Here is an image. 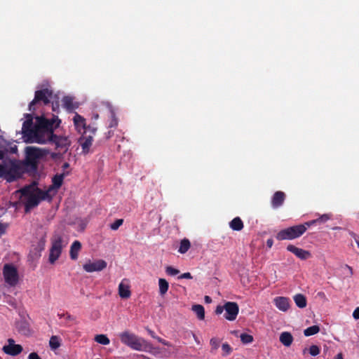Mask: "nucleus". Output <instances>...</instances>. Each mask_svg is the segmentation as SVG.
<instances>
[{
	"label": "nucleus",
	"mask_w": 359,
	"mask_h": 359,
	"mask_svg": "<svg viewBox=\"0 0 359 359\" xmlns=\"http://www.w3.org/2000/svg\"><path fill=\"white\" fill-rule=\"evenodd\" d=\"M191 310L196 314L198 318L201 320L205 318V309L201 304H194L192 306Z\"/></svg>",
	"instance_id": "nucleus-24"
},
{
	"label": "nucleus",
	"mask_w": 359,
	"mask_h": 359,
	"mask_svg": "<svg viewBox=\"0 0 359 359\" xmlns=\"http://www.w3.org/2000/svg\"><path fill=\"white\" fill-rule=\"evenodd\" d=\"M65 153H63L61 151H57V152H53L51 153L50 154V156L53 159H57V158H60L62 157V156L65 154Z\"/></svg>",
	"instance_id": "nucleus-39"
},
{
	"label": "nucleus",
	"mask_w": 359,
	"mask_h": 359,
	"mask_svg": "<svg viewBox=\"0 0 359 359\" xmlns=\"http://www.w3.org/2000/svg\"><path fill=\"white\" fill-rule=\"evenodd\" d=\"M83 267L88 273L100 271L107 267V262L104 260L99 259L93 262L86 263Z\"/></svg>",
	"instance_id": "nucleus-12"
},
{
	"label": "nucleus",
	"mask_w": 359,
	"mask_h": 359,
	"mask_svg": "<svg viewBox=\"0 0 359 359\" xmlns=\"http://www.w3.org/2000/svg\"><path fill=\"white\" fill-rule=\"evenodd\" d=\"M97 129L95 127L90 126H86V134L89 133L93 137L95 134Z\"/></svg>",
	"instance_id": "nucleus-40"
},
{
	"label": "nucleus",
	"mask_w": 359,
	"mask_h": 359,
	"mask_svg": "<svg viewBox=\"0 0 359 359\" xmlns=\"http://www.w3.org/2000/svg\"><path fill=\"white\" fill-rule=\"evenodd\" d=\"M193 277L189 272L184 273L178 277L179 279H182V278L191 279Z\"/></svg>",
	"instance_id": "nucleus-41"
},
{
	"label": "nucleus",
	"mask_w": 359,
	"mask_h": 359,
	"mask_svg": "<svg viewBox=\"0 0 359 359\" xmlns=\"http://www.w3.org/2000/svg\"><path fill=\"white\" fill-rule=\"evenodd\" d=\"M159 293L161 295H164L168 290V282L164 278H159L158 280Z\"/></svg>",
	"instance_id": "nucleus-27"
},
{
	"label": "nucleus",
	"mask_w": 359,
	"mask_h": 359,
	"mask_svg": "<svg viewBox=\"0 0 359 359\" xmlns=\"http://www.w3.org/2000/svg\"><path fill=\"white\" fill-rule=\"evenodd\" d=\"M353 317L355 319H359V307L356 308L353 313Z\"/></svg>",
	"instance_id": "nucleus-43"
},
{
	"label": "nucleus",
	"mask_w": 359,
	"mask_h": 359,
	"mask_svg": "<svg viewBox=\"0 0 359 359\" xmlns=\"http://www.w3.org/2000/svg\"><path fill=\"white\" fill-rule=\"evenodd\" d=\"M6 226L2 223H0V236L5 233Z\"/></svg>",
	"instance_id": "nucleus-44"
},
{
	"label": "nucleus",
	"mask_w": 359,
	"mask_h": 359,
	"mask_svg": "<svg viewBox=\"0 0 359 359\" xmlns=\"http://www.w3.org/2000/svg\"><path fill=\"white\" fill-rule=\"evenodd\" d=\"M65 176V173L57 174L53 176V177L52 178V184L46 191H48V195H50V193L53 191H55V193L57 191V190L62 185Z\"/></svg>",
	"instance_id": "nucleus-15"
},
{
	"label": "nucleus",
	"mask_w": 359,
	"mask_h": 359,
	"mask_svg": "<svg viewBox=\"0 0 359 359\" xmlns=\"http://www.w3.org/2000/svg\"><path fill=\"white\" fill-rule=\"evenodd\" d=\"M13 151L17 150V147H15V148L13 149Z\"/></svg>",
	"instance_id": "nucleus-55"
},
{
	"label": "nucleus",
	"mask_w": 359,
	"mask_h": 359,
	"mask_svg": "<svg viewBox=\"0 0 359 359\" xmlns=\"http://www.w3.org/2000/svg\"><path fill=\"white\" fill-rule=\"evenodd\" d=\"M69 167V164L68 163H65L62 165V168H63V170H65V169L68 168Z\"/></svg>",
	"instance_id": "nucleus-51"
},
{
	"label": "nucleus",
	"mask_w": 359,
	"mask_h": 359,
	"mask_svg": "<svg viewBox=\"0 0 359 359\" xmlns=\"http://www.w3.org/2000/svg\"><path fill=\"white\" fill-rule=\"evenodd\" d=\"M74 124L76 130L79 133H86V119L81 115L76 114L73 118Z\"/></svg>",
	"instance_id": "nucleus-17"
},
{
	"label": "nucleus",
	"mask_w": 359,
	"mask_h": 359,
	"mask_svg": "<svg viewBox=\"0 0 359 359\" xmlns=\"http://www.w3.org/2000/svg\"><path fill=\"white\" fill-rule=\"evenodd\" d=\"M123 219H117L114 223L111 224L110 228L111 230L116 231L123 224Z\"/></svg>",
	"instance_id": "nucleus-35"
},
{
	"label": "nucleus",
	"mask_w": 359,
	"mask_h": 359,
	"mask_svg": "<svg viewBox=\"0 0 359 359\" xmlns=\"http://www.w3.org/2000/svg\"><path fill=\"white\" fill-rule=\"evenodd\" d=\"M241 341L243 344H250L253 341V337L250 334H248L247 333H242L240 335Z\"/></svg>",
	"instance_id": "nucleus-33"
},
{
	"label": "nucleus",
	"mask_w": 359,
	"mask_h": 359,
	"mask_svg": "<svg viewBox=\"0 0 359 359\" xmlns=\"http://www.w3.org/2000/svg\"><path fill=\"white\" fill-rule=\"evenodd\" d=\"M20 193V200L25 205V212L37 206L41 201L52 198L48 195V191H45L38 188L36 182L25 186L18 191Z\"/></svg>",
	"instance_id": "nucleus-2"
},
{
	"label": "nucleus",
	"mask_w": 359,
	"mask_h": 359,
	"mask_svg": "<svg viewBox=\"0 0 359 359\" xmlns=\"http://www.w3.org/2000/svg\"><path fill=\"white\" fill-rule=\"evenodd\" d=\"M191 247V243L189 239L184 238L181 241L178 252L181 254L186 253Z\"/></svg>",
	"instance_id": "nucleus-26"
},
{
	"label": "nucleus",
	"mask_w": 359,
	"mask_h": 359,
	"mask_svg": "<svg viewBox=\"0 0 359 359\" xmlns=\"http://www.w3.org/2000/svg\"><path fill=\"white\" fill-rule=\"evenodd\" d=\"M307 351H309V353L312 356H316L320 353V349L318 346L312 345L310 346V348L309 349L305 348L303 351V353L305 354Z\"/></svg>",
	"instance_id": "nucleus-31"
},
{
	"label": "nucleus",
	"mask_w": 359,
	"mask_h": 359,
	"mask_svg": "<svg viewBox=\"0 0 359 359\" xmlns=\"http://www.w3.org/2000/svg\"><path fill=\"white\" fill-rule=\"evenodd\" d=\"M81 249V243L79 241L73 242L70 247L69 255L70 257L73 260H76L78 258L79 252Z\"/></svg>",
	"instance_id": "nucleus-19"
},
{
	"label": "nucleus",
	"mask_w": 359,
	"mask_h": 359,
	"mask_svg": "<svg viewBox=\"0 0 359 359\" xmlns=\"http://www.w3.org/2000/svg\"><path fill=\"white\" fill-rule=\"evenodd\" d=\"M62 248L63 245L62 236L58 234L54 235L52 238V245L50 249L48 259L50 264H54L55 261L60 257Z\"/></svg>",
	"instance_id": "nucleus-9"
},
{
	"label": "nucleus",
	"mask_w": 359,
	"mask_h": 359,
	"mask_svg": "<svg viewBox=\"0 0 359 359\" xmlns=\"http://www.w3.org/2000/svg\"><path fill=\"white\" fill-rule=\"evenodd\" d=\"M276 306L282 311H287L290 307V299L284 297H277L273 299Z\"/></svg>",
	"instance_id": "nucleus-18"
},
{
	"label": "nucleus",
	"mask_w": 359,
	"mask_h": 359,
	"mask_svg": "<svg viewBox=\"0 0 359 359\" xmlns=\"http://www.w3.org/2000/svg\"><path fill=\"white\" fill-rule=\"evenodd\" d=\"M165 272L168 275L170 276H176L180 273V271L177 269L173 268L171 266H168L165 268Z\"/></svg>",
	"instance_id": "nucleus-36"
},
{
	"label": "nucleus",
	"mask_w": 359,
	"mask_h": 359,
	"mask_svg": "<svg viewBox=\"0 0 359 359\" xmlns=\"http://www.w3.org/2000/svg\"><path fill=\"white\" fill-rule=\"evenodd\" d=\"M294 301L300 309L305 308L306 306L307 301L306 298L304 295L302 294H297L294 296Z\"/></svg>",
	"instance_id": "nucleus-23"
},
{
	"label": "nucleus",
	"mask_w": 359,
	"mask_h": 359,
	"mask_svg": "<svg viewBox=\"0 0 359 359\" xmlns=\"http://www.w3.org/2000/svg\"><path fill=\"white\" fill-rule=\"evenodd\" d=\"M219 344L220 341L218 339L215 337L212 338L210 341V344L212 347L211 351H216L219 348Z\"/></svg>",
	"instance_id": "nucleus-34"
},
{
	"label": "nucleus",
	"mask_w": 359,
	"mask_h": 359,
	"mask_svg": "<svg viewBox=\"0 0 359 359\" xmlns=\"http://www.w3.org/2000/svg\"><path fill=\"white\" fill-rule=\"evenodd\" d=\"M280 341L285 346H290L293 341V337L290 332H283L280 335Z\"/></svg>",
	"instance_id": "nucleus-20"
},
{
	"label": "nucleus",
	"mask_w": 359,
	"mask_h": 359,
	"mask_svg": "<svg viewBox=\"0 0 359 359\" xmlns=\"http://www.w3.org/2000/svg\"><path fill=\"white\" fill-rule=\"evenodd\" d=\"M93 137L91 135L83 134L79 138V142L82 148V153L87 154L90 151V147L92 145Z\"/></svg>",
	"instance_id": "nucleus-14"
},
{
	"label": "nucleus",
	"mask_w": 359,
	"mask_h": 359,
	"mask_svg": "<svg viewBox=\"0 0 359 359\" xmlns=\"http://www.w3.org/2000/svg\"><path fill=\"white\" fill-rule=\"evenodd\" d=\"M319 331H320L319 326L313 325V326L309 327L306 329H305L304 330V334L306 337H309V336H312V335H314V334L318 333Z\"/></svg>",
	"instance_id": "nucleus-28"
},
{
	"label": "nucleus",
	"mask_w": 359,
	"mask_h": 359,
	"mask_svg": "<svg viewBox=\"0 0 359 359\" xmlns=\"http://www.w3.org/2000/svg\"><path fill=\"white\" fill-rule=\"evenodd\" d=\"M287 250L293 253L296 257L302 260H306L311 257V254L309 250L297 248L292 244L287 246Z\"/></svg>",
	"instance_id": "nucleus-13"
},
{
	"label": "nucleus",
	"mask_w": 359,
	"mask_h": 359,
	"mask_svg": "<svg viewBox=\"0 0 359 359\" xmlns=\"http://www.w3.org/2000/svg\"><path fill=\"white\" fill-rule=\"evenodd\" d=\"M28 359H41V358L39 357V355L36 353L32 352L29 355Z\"/></svg>",
	"instance_id": "nucleus-42"
},
{
	"label": "nucleus",
	"mask_w": 359,
	"mask_h": 359,
	"mask_svg": "<svg viewBox=\"0 0 359 359\" xmlns=\"http://www.w3.org/2000/svg\"><path fill=\"white\" fill-rule=\"evenodd\" d=\"M345 267L348 269V271L349 273V276H351L353 273L352 267L347 264L345 265Z\"/></svg>",
	"instance_id": "nucleus-47"
},
{
	"label": "nucleus",
	"mask_w": 359,
	"mask_h": 359,
	"mask_svg": "<svg viewBox=\"0 0 359 359\" xmlns=\"http://www.w3.org/2000/svg\"><path fill=\"white\" fill-rule=\"evenodd\" d=\"M286 195L283 191H276L271 198V206L274 209H277L283 205L285 200Z\"/></svg>",
	"instance_id": "nucleus-16"
},
{
	"label": "nucleus",
	"mask_w": 359,
	"mask_h": 359,
	"mask_svg": "<svg viewBox=\"0 0 359 359\" xmlns=\"http://www.w3.org/2000/svg\"><path fill=\"white\" fill-rule=\"evenodd\" d=\"M222 348L225 355H229L232 351L231 347L226 343L222 344Z\"/></svg>",
	"instance_id": "nucleus-37"
},
{
	"label": "nucleus",
	"mask_w": 359,
	"mask_h": 359,
	"mask_svg": "<svg viewBox=\"0 0 359 359\" xmlns=\"http://www.w3.org/2000/svg\"><path fill=\"white\" fill-rule=\"evenodd\" d=\"M229 226L232 230L239 231L243 229L244 225L241 219L236 217L229 222Z\"/></svg>",
	"instance_id": "nucleus-22"
},
{
	"label": "nucleus",
	"mask_w": 359,
	"mask_h": 359,
	"mask_svg": "<svg viewBox=\"0 0 359 359\" xmlns=\"http://www.w3.org/2000/svg\"><path fill=\"white\" fill-rule=\"evenodd\" d=\"M95 341L102 345H108L110 343L109 339L105 334H97L95 337Z\"/></svg>",
	"instance_id": "nucleus-30"
},
{
	"label": "nucleus",
	"mask_w": 359,
	"mask_h": 359,
	"mask_svg": "<svg viewBox=\"0 0 359 359\" xmlns=\"http://www.w3.org/2000/svg\"><path fill=\"white\" fill-rule=\"evenodd\" d=\"M60 122L57 116L51 118L41 116L35 118L34 124L32 115L26 114V120L22 127L24 141L27 143L50 144L55 147V150L66 153L71 146V140L67 136L54 134Z\"/></svg>",
	"instance_id": "nucleus-1"
},
{
	"label": "nucleus",
	"mask_w": 359,
	"mask_h": 359,
	"mask_svg": "<svg viewBox=\"0 0 359 359\" xmlns=\"http://www.w3.org/2000/svg\"><path fill=\"white\" fill-rule=\"evenodd\" d=\"M204 299L206 303H210L212 302V299L209 296H205Z\"/></svg>",
	"instance_id": "nucleus-48"
},
{
	"label": "nucleus",
	"mask_w": 359,
	"mask_h": 359,
	"mask_svg": "<svg viewBox=\"0 0 359 359\" xmlns=\"http://www.w3.org/2000/svg\"><path fill=\"white\" fill-rule=\"evenodd\" d=\"M6 161L4 162V164H0V177H4L6 178Z\"/></svg>",
	"instance_id": "nucleus-38"
},
{
	"label": "nucleus",
	"mask_w": 359,
	"mask_h": 359,
	"mask_svg": "<svg viewBox=\"0 0 359 359\" xmlns=\"http://www.w3.org/2000/svg\"><path fill=\"white\" fill-rule=\"evenodd\" d=\"M191 334H192V336H193V337H194V339L195 341H196V343L199 344V343H200V341H199V340H198V339L197 336H196L194 333H193L192 332H191Z\"/></svg>",
	"instance_id": "nucleus-49"
},
{
	"label": "nucleus",
	"mask_w": 359,
	"mask_h": 359,
	"mask_svg": "<svg viewBox=\"0 0 359 359\" xmlns=\"http://www.w3.org/2000/svg\"><path fill=\"white\" fill-rule=\"evenodd\" d=\"M334 359H344V358H343L342 354L340 353L337 355V356L334 358Z\"/></svg>",
	"instance_id": "nucleus-52"
},
{
	"label": "nucleus",
	"mask_w": 359,
	"mask_h": 359,
	"mask_svg": "<svg viewBox=\"0 0 359 359\" xmlns=\"http://www.w3.org/2000/svg\"><path fill=\"white\" fill-rule=\"evenodd\" d=\"M0 359H2V358L0 357Z\"/></svg>",
	"instance_id": "nucleus-56"
},
{
	"label": "nucleus",
	"mask_w": 359,
	"mask_h": 359,
	"mask_svg": "<svg viewBox=\"0 0 359 359\" xmlns=\"http://www.w3.org/2000/svg\"><path fill=\"white\" fill-rule=\"evenodd\" d=\"M119 338L122 344L133 350L141 351L147 347L146 340L129 331H124L120 333Z\"/></svg>",
	"instance_id": "nucleus-3"
},
{
	"label": "nucleus",
	"mask_w": 359,
	"mask_h": 359,
	"mask_svg": "<svg viewBox=\"0 0 359 359\" xmlns=\"http://www.w3.org/2000/svg\"><path fill=\"white\" fill-rule=\"evenodd\" d=\"M355 241H356V243L358 245V247L359 248V238H355Z\"/></svg>",
	"instance_id": "nucleus-53"
},
{
	"label": "nucleus",
	"mask_w": 359,
	"mask_h": 359,
	"mask_svg": "<svg viewBox=\"0 0 359 359\" xmlns=\"http://www.w3.org/2000/svg\"><path fill=\"white\" fill-rule=\"evenodd\" d=\"M225 310L224 318L230 321L234 320L238 313L239 307L237 303L227 302L224 306H217L215 309V313L219 315Z\"/></svg>",
	"instance_id": "nucleus-7"
},
{
	"label": "nucleus",
	"mask_w": 359,
	"mask_h": 359,
	"mask_svg": "<svg viewBox=\"0 0 359 359\" xmlns=\"http://www.w3.org/2000/svg\"><path fill=\"white\" fill-rule=\"evenodd\" d=\"M28 169L22 162L15 160H9L6 163V180L13 182L20 178Z\"/></svg>",
	"instance_id": "nucleus-5"
},
{
	"label": "nucleus",
	"mask_w": 359,
	"mask_h": 359,
	"mask_svg": "<svg viewBox=\"0 0 359 359\" xmlns=\"http://www.w3.org/2000/svg\"><path fill=\"white\" fill-rule=\"evenodd\" d=\"M49 345L53 349L59 348L60 346L59 338L57 336H52L49 341Z\"/></svg>",
	"instance_id": "nucleus-32"
},
{
	"label": "nucleus",
	"mask_w": 359,
	"mask_h": 359,
	"mask_svg": "<svg viewBox=\"0 0 359 359\" xmlns=\"http://www.w3.org/2000/svg\"><path fill=\"white\" fill-rule=\"evenodd\" d=\"M25 160L22 162L28 170L36 171L40 158L44 155V151L34 147H27L25 149Z\"/></svg>",
	"instance_id": "nucleus-4"
},
{
	"label": "nucleus",
	"mask_w": 359,
	"mask_h": 359,
	"mask_svg": "<svg viewBox=\"0 0 359 359\" xmlns=\"http://www.w3.org/2000/svg\"><path fill=\"white\" fill-rule=\"evenodd\" d=\"M158 341L159 342H161V344H163V345H165V346H170V345L168 341H165V340H164V339H161L160 337H158Z\"/></svg>",
	"instance_id": "nucleus-45"
},
{
	"label": "nucleus",
	"mask_w": 359,
	"mask_h": 359,
	"mask_svg": "<svg viewBox=\"0 0 359 359\" xmlns=\"http://www.w3.org/2000/svg\"><path fill=\"white\" fill-rule=\"evenodd\" d=\"M306 223L280 230L276 236L278 241L293 240L302 236L306 231Z\"/></svg>",
	"instance_id": "nucleus-6"
},
{
	"label": "nucleus",
	"mask_w": 359,
	"mask_h": 359,
	"mask_svg": "<svg viewBox=\"0 0 359 359\" xmlns=\"http://www.w3.org/2000/svg\"><path fill=\"white\" fill-rule=\"evenodd\" d=\"M273 241L272 238H269L266 241V245L267 247H269V248H271L272 246H273Z\"/></svg>",
	"instance_id": "nucleus-46"
},
{
	"label": "nucleus",
	"mask_w": 359,
	"mask_h": 359,
	"mask_svg": "<svg viewBox=\"0 0 359 359\" xmlns=\"http://www.w3.org/2000/svg\"><path fill=\"white\" fill-rule=\"evenodd\" d=\"M55 109H56V107H55L54 105L53 106V110L55 111Z\"/></svg>",
	"instance_id": "nucleus-54"
},
{
	"label": "nucleus",
	"mask_w": 359,
	"mask_h": 359,
	"mask_svg": "<svg viewBox=\"0 0 359 359\" xmlns=\"http://www.w3.org/2000/svg\"><path fill=\"white\" fill-rule=\"evenodd\" d=\"M118 294L121 298L128 299L131 295L130 287L128 285L121 283L118 285Z\"/></svg>",
	"instance_id": "nucleus-21"
},
{
	"label": "nucleus",
	"mask_w": 359,
	"mask_h": 359,
	"mask_svg": "<svg viewBox=\"0 0 359 359\" xmlns=\"http://www.w3.org/2000/svg\"><path fill=\"white\" fill-rule=\"evenodd\" d=\"M330 217H331L330 215L324 214L316 219H313V220L306 222V225L307 226V227H310L311 226L314 225L317 223L325 222L327 220H329L330 219Z\"/></svg>",
	"instance_id": "nucleus-25"
},
{
	"label": "nucleus",
	"mask_w": 359,
	"mask_h": 359,
	"mask_svg": "<svg viewBox=\"0 0 359 359\" xmlns=\"http://www.w3.org/2000/svg\"><path fill=\"white\" fill-rule=\"evenodd\" d=\"M5 156V152L2 150H0V160H3Z\"/></svg>",
	"instance_id": "nucleus-50"
},
{
	"label": "nucleus",
	"mask_w": 359,
	"mask_h": 359,
	"mask_svg": "<svg viewBox=\"0 0 359 359\" xmlns=\"http://www.w3.org/2000/svg\"><path fill=\"white\" fill-rule=\"evenodd\" d=\"M62 104L67 110H72L74 109L73 100L69 96H66L62 99Z\"/></svg>",
	"instance_id": "nucleus-29"
},
{
	"label": "nucleus",
	"mask_w": 359,
	"mask_h": 359,
	"mask_svg": "<svg viewBox=\"0 0 359 359\" xmlns=\"http://www.w3.org/2000/svg\"><path fill=\"white\" fill-rule=\"evenodd\" d=\"M8 344L3 346V351L9 355L16 356L22 353L23 348L20 344H15L13 339H8Z\"/></svg>",
	"instance_id": "nucleus-11"
},
{
	"label": "nucleus",
	"mask_w": 359,
	"mask_h": 359,
	"mask_svg": "<svg viewBox=\"0 0 359 359\" xmlns=\"http://www.w3.org/2000/svg\"><path fill=\"white\" fill-rule=\"evenodd\" d=\"M52 95L53 91L48 88L36 90L34 100L29 104V110L34 112L36 110L35 105L39 102H42L44 105L48 104Z\"/></svg>",
	"instance_id": "nucleus-8"
},
{
	"label": "nucleus",
	"mask_w": 359,
	"mask_h": 359,
	"mask_svg": "<svg viewBox=\"0 0 359 359\" xmlns=\"http://www.w3.org/2000/svg\"><path fill=\"white\" fill-rule=\"evenodd\" d=\"M5 283L11 287H15L19 280L18 272L15 266L6 264L3 269Z\"/></svg>",
	"instance_id": "nucleus-10"
}]
</instances>
